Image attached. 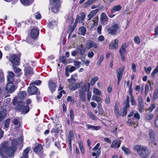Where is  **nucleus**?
Wrapping results in <instances>:
<instances>
[{
	"instance_id": "59",
	"label": "nucleus",
	"mask_w": 158,
	"mask_h": 158,
	"mask_svg": "<svg viewBox=\"0 0 158 158\" xmlns=\"http://www.w3.org/2000/svg\"><path fill=\"white\" fill-rule=\"evenodd\" d=\"M7 80L8 83H13V81H14L13 77L8 76Z\"/></svg>"
},
{
	"instance_id": "46",
	"label": "nucleus",
	"mask_w": 158,
	"mask_h": 158,
	"mask_svg": "<svg viewBox=\"0 0 158 158\" xmlns=\"http://www.w3.org/2000/svg\"><path fill=\"white\" fill-rule=\"evenodd\" d=\"M74 65L76 67H77L78 68H79L80 67L81 63L78 61L77 60H74L73 61Z\"/></svg>"
},
{
	"instance_id": "12",
	"label": "nucleus",
	"mask_w": 158,
	"mask_h": 158,
	"mask_svg": "<svg viewBox=\"0 0 158 158\" xmlns=\"http://www.w3.org/2000/svg\"><path fill=\"white\" fill-rule=\"evenodd\" d=\"M15 89V87L14 86L13 83H8L6 87V90L9 93L13 92Z\"/></svg>"
},
{
	"instance_id": "3",
	"label": "nucleus",
	"mask_w": 158,
	"mask_h": 158,
	"mask_svg": "<svg viewBox=\"0 0 158 158\" xmlns=\"http://www.w3.org/2000/svg\"><path fill=\"white\" fill-rule=\"evenodd\" d=\"M136 150L138 155L141 158H147L150 155V153L148 148L141 145H136L133 148Z\"/></svg>"
},
{
	"instance_id": "27",
	"label": "nucleus",
	"mask_w": 158,
	"mask_h": 158,
	"mask_svg": "<svg viewBox=\"0 0 158 158\" xmlns=\"http://www.w3.org/2000/svg\"><path fill=\"white\" fill-rule=\"evenodd\" d=\"M79 85L75 83H72L69 85V89L72 91H74L78 88Z\"/></svg>"
},
{
	"instance_id": "24",
	"label": "nucleus",
	"mask_w": 158,
	"mask_h": 158,
	"mask_svg": "<svg viewBox=\"0 0 158 158\" xmlns=\"http://www.w3.org/2000/svg\"><path fill=\"white\" fill-rule=\"evenodd\" d=\"M85 85H88V87L87 89V97L88 100L89 102L90 101V98L91 97L92 95V92L91 91H89V88L90 86V84L88 83V84H85Z\"/></svg>"
},
{
	"instance_id": "64",
	"label": "nucleus",
	"mask_w": 158,
	"mask_h": 158,
	"mask_svg": "<svg viewBox=\"0 0 158 158\" xmlns=\"http://www.w3.org/2000/svg\"><path fill=\"white\" fill-rule=\"evenodd\" d=\"M114 114L117 118H118L120 113H119L118 110H114Z\"/></svg>"
},
{
	"instance_id": "54",
	"label": "nucleus",
	"mask_w": 158,
	"mask_h": 158,
	"mask_svg": "<svg viewBox=\"0 0 158 158\" xmlns=\"http://www.w3.org/2000/svg\"><path fill=\"white\" fill-rule=\"evenodd\" d=\"M79 19H80V16L78 15H77L76 17L75 22L74 23L73 26V28H75L76 27V26Z\"/></svg>"
},
{
	"instance_id": "2",
	"label": "nucleus",
	"mask_w": 158,
	"mask_h": 158,
	"mask_svg": "<svg viewBox=\"0 0 158 158\" xmlns=\"http://www.w3.org/2000/svg\"><path fill=\"white\" fill-rule=\"evenodd\" d=\"M15 151V147H9V143L6 141H3L0 145V155L1 156H2L3 153H4L11 156L14 154Z\"/></svg>"
},
{
	"instance_id": "39",
	"label": "nucleus",
	"mask_w": 158,
	"mask_h": 158,
	"mask_svg": "<svg viewBox=\"0 0 158 158\" xmlns=\"http://www.w3.org/2000/svg\"><path fill=\"white\" fill-rule=\"evenodd\" d=\"M93 93L95 94V95H99L101 93V91L96 88H94L93 90Z\"/></svg>"
},
{
	"instance_id": "53",
	"label": "nucleus",
	"mask_w": 158,
	"mask_h": 158,
	"mask_svg": "<svg viewBox=\"0 0 158 158\" xmlns=\"http://www.w3.org/2000/svg\"><path fill=\"white\" fill-rule=\"evenodd\" d=\"M153 117V115L152 114H150L147 115L145 117V119L146 120H149L152 119Z\"/></svg>"
},
{
	"instance_id": "31",
	"label": "nucleus",
	"mask_w": 158,
	"mask_h": 158,
	"mask_svg": "<svg viewBox=\"0 0 158 158\" xmlns=\"http://www.w3.org/2000/svg\"><path fill=\"white\" fill-rule=\"evenodd\" d=\"M96 0H88L84 4V6L87 7L91 5Z\"/></svg>"
},
{
	"instance_id": "28",
	"label": "nucleus",
	"mask_w": 158,
	"mask_h": 158,
	"mask_svg": "<svg viewBox=\"0 0 158 158\" xmlns=\"http://www.w3.org/2000/svg\"><path fill=\"white\" fill-rule=\"evenodd\" d=\"M29 106L26 105L23 106L21 110V113L23 114H26L29 111Z\"/></svg>"
},
{
	"instance_id": "44",
	"label": "nucleus",
	"mask_w": 158,
	"mask_h": 158,
	"mask_svg": "<svg viewBox=\"0 0 158 158\" xmlns=\"http://www.w3.org/2000/svg\"><path fill=\"white\" fill-rule=\"evenodd\" d=\"M98 80V77H95L92 78L91 81V84L92 85H94L95 82Z\"/></svg>"
},
{
	"instance_id": "42",
	"label": "nucleus",
	"mask_w": 158,
	"mask_h": 158,
	"mask_svg": "<svg viewBox=\"0 0 158 158\" xmlns=\"http://www.w3.org/2000/svg\"><path fill=\"white\" fill-rule=\"evenodd\" d=\"M158 72V66L152 72L151 75L153 78L155 77L156 74Z\"/></svg>"
},
{
	"instance_id": "17",
	"label": "nucleus",
	"mask_w": 158,
	"mask_h": 158,
	"mask_svg": "<svg viewBox=\"0 0 158 158\" xmlns=\"http://www.w3.org/2000/svg\"><path fill=\"white\" fill-rule=\"evenodd\" d=\"M25 75L26 76H29L33 74L32 69L30 67H26L24 69Z\"/></svg>"
},
{
	"instance_id": "13",
	"label": "nucleus",
	"mask_w": 158,
	"mask_h": 158,
	"mask_svg": "<svg viewBox=\"0 0 158 158\" xmlns=\"http://www.w3.org/2000/svg\"><path fill=\"white\" fill-rule=\"evenodd\" d=\"M103 8V6H102L99 9H96L92 11L87 16V17L88 18V20H90L99 10H102Z\"/></svg>"
},
{
	"instance_id": "32",
	"label": "nucleus",
	"mask_w": 158,
	"mask_h": 158,
	"mask_svg": "<svg viewBox=\"0 0 158 158\" xmlns=\"http://www.w3.org/2000/svg\"><path fill=\"white\" fill-rule=\"evenodd\" d=\"M13 124L16 126L17 127H19L20 125V122L19 120L16 118H14L13 121Z\"/></svg>"
},
{
	"instance_id": "6",
	"label": "nucleus",
	"mask_w": 158,
	"mask_h": 158,
	"mask_svg": "<svg viewBox=\"0 0 158 158\" xmlns=\"http://www.w3.org/2000/svg\"><path fill=\"white\" fill-rule=\"evenodd\" d=\"M120 27L119 25L117 24H115L107 29V31L109 34L114 35L115 34L117 31L119 29Z\"/></svg>"
},
{
	"instance_id": "15",
	"label": "nucleus",
	"mask_w": 158,
	"mask_h": 158,
	"mask_svg": "<svg viewBox=\"0 0 158 158\" xmlns=\"http://www.w3.org/2000/svg\"><path fill=\"white\" fill-rule=\"evenodd\" d=\"M48 85L50 90L52 92L55 91L56 88V83L49 81L48 82Z\"/></svg>"
},
{
	"instance_id": "34",
	"label": "nucleus",
	"mask_w": 158,
	"mask_h": 158,
	"mask_svg": "<svg viewBox=\"0 0 158 158\" xmlns=\"http://www.w3.org/2000/svg\"><path fill=\"white\" fill-rule=\"evenodd\" d=\"M57 22L56 21L50 22L48 24V26L50 29H52L53 28V27L57 25Z\"/></svg>"
},
{
	"instance_id": "21",
	"label": "nucleus",
	"mask_w": 158,
	"mask_h": 158,
	"mask_svg": "<svg viewBox=\"0 0 158 158\" xmlns=\"http://www.w3.org/2000/svg\"><path fill=\"white\" fill-rule=\"evenodd\" d=\"M118 40L117 39H115L114 40V43H112L110 44V48L112 49H116L118 47Z\"/></svg>"
},
{
	"instance_id": "61",
	"label": "nucleus",
	"mask_w": 158,
	"mask_h": 158,
	"mask_svg": "<svg viewBox=\"0 0 158 158\" xmlns=\"http://www.w3.org/2000/svg\"><path fill=\"white\" fill-rule=\"evenodd\" d=\"M14 70L15 72L19 73L20 72L21 69L18 67L13 66Z\"/></svg>"
},
{
	"instance_id": "1",
	"label": "nucleus",
	"mask_w": 158,
	"mask_h": 158,
	"mask_svg": "<svg viewBox=\"0 0 158 158\" xmlns=\"http://www.w3.org/2000/svg\"><path fill=\"white\" fill-rule=\"evenodd\" d=\"M27 93L25 91H20L18 94V97H15L13 100V104L16 106V110L21 109L24 103L23 101L26 97Z\"/></svg>"
},
{
	"instance_id": "30",
	"label": "nucleus",
	"mask_w": 158,
	"mask_h": 158,
	"mask_svg": "<svg viewBox=\"0 0 158 158\" xmlns=\"http://www.w3.org/2000/svg\"><path fill=\"white\" fill-rule=\"evenodd\" d=\"M10 119H7L4 123V127L3 129L6 131H7L8 129L10 123Z\"/></svg>"
},
{
	"instance_id": "14",
	"label": "nucleus",
	"mask_w": 158,
	"mask_h": 158,
	"mask_svg": "<svg viewBox=\"0 0 158 158\" xmlns=\"http://www.w3.org/2000/svg\"><path fill=\"white\" fill-rule=\"evenodd\" d=\"M86 49L82 44L78 46L76 48L78 53L81 55H83L85 52Z\"/></svg>"
},
{
	"instance_id": "11",
	"label": "nucleus",
	"mask_w": 158,
	"mask_h": 158,
	"mask_svg": "<svg viewBox=\"0 0 158 158\" xmlns=\"http://www.w3.org/2000/svg\"><path fill=\"white\" fill-rule=\"evenodd\" d=\"M39 30L37 27H34L31 30L30 35L32 39L37 38L39 35Z\"/></svg>"
},
{
	"instance_id": "40",
	"label": "nucleus",
	"mask_w": 158,
	"mask_h": 158,
	"mask_svg": "<svg viewBox=\"0 0 158 158\" xmlns=\"http://www.w3.org/2000/svg\"><path fill=\"white\" fill-rule=\"evenodd\" d=\"M158 95V89H155L154 91L153 97V100H155L157 98V96Z\"/></svg>"
},
{
	"instance_id": "7",
	"label": "nucleus",
	"mask_w": 158,
	"mask_h": 158,
	"mask_svg": "<svg viewBox=\"0 0 158 158\" xmlns=\"http://www.w3.org/2000/svg\"><path fill=\"white\" fill-rule=\"evenodd\" d=\"M27 92L28 94L31 95L40 94V92L38 91V89L34 85L29 87L27 90Z\"/></svg>"
},
{
	"instance_id": "22",
	"label": "nucleus",
	"mask_w": 158,
	"mask_h": 158,
	"mask_svg": "<svg viewBox=\"0 0 158 158\" xmlns=\"http://www.w3.org/2000/svg\"><path fill=\"white\" fill-rule=\"evenodd\" d=\"M33 150L37 153H39L40 152H43L42 145L41 144H39L37 146L34 148Z\"/></svg>"
},
{
	"instance_id": "9",
	"label": "nucleus",
	"mask_w": 158,
	"mask_h": 158,
	"mask_svg": "<svg viewBox=\"0 0 158 158\" xmlns=\"http://www.w3.org/2000/svg\"><path fill=\"white\" fill-rule=\"evenodd\" d=\"M100 20L101 24L103 25H105L108 22V18L105 13L102 12L100 16Z\"/></svg>"
},
{
	"instance_id": "49",
	"label": "nucleus",
	"mask_w": 158,
	"mask_h": 158,
	"mask_svg": "<svg viewBox=\"0 0 158 158\" xmlns=\"http://www.w3.org/2000/svg\"><path fill=\"white\" fill-rule=\"evenodd\" d=\"M122 148L125 154H129L130 152V150L128 149L125 147L124 146L122 147Z\"/></svg>"
},
{
	"instance_id": "18",
	"label": "nucleus",
	"mask_w": 158,
	"mask_h": 158,
	"mask_svg": "<svg viewBox=\"0 0 158 158\" xmlns=\"http://www.w3.org/2000/svg\"><path fill=\"white\" fill-rule=\"evenodd\" d=\"M121 144V141L119 139L114 140L113 141L111 145V147L113 148H118Z\"/></svg>"
},
{
	"instance_id": "37",
	"label": "nucleus",
	"mask_w": 158,
	"mask_h": 158,
	"mask_svg": "<svg viewBox=\"0 0 158 158\" xmlns=\"http://www.w3.org/2000/svg\"><path fill=\"white\" fill-rule=\"evenodd\" d=\"M79 30L81 32V34L83 35H85L86 31V30L85 27H80L79 29Z\"/></svg>"
},
{
	"instance_id": "41",
	"label": "nucleus",
	"mask_w": 158,
	"mask_h": 158,
	"mask_svg": "<svg viewBox=\"0 0 158 158\" xmlns=\"http://www.w3.org/2000/svg\"><path fill=\"white\" fill-rule=\"evenodd\" d=\"M134 41L135 43L137 44H139L140 42L139 37L138 36H136L134 37Z\"/></svg>"
},
{
	"instance_id": "33",
	"label": "nucleus",
	"mask_w": 158,
	"mask_h": 158,
	"mask_svg": "<svg viewBox=\"0 0 158 158\" xmlns=\"http://www.w3.org/2000/svg\"><path fill=\"white\" fill-rule=\"evenodd\" d=\"M85 14L84 12L81 14V17L80 16V19L78 20L79 23H82L83 22L85 17Z\"/></svg>"
},
{
	"instance_id": "50",
	"label": "nucleus",
	"mask_w": 158,
	"mask_h": 158,
	"mask_svg": "<svg viewBox=\"0 0 158 158\" xmlns=\"http://www.w3.org/2000/svg\"><path fill=\"white\" fill-rule=\"evenodd\" d=\"M67 101L68 102H70L72 103H74V97L68 96L67 97Z\"/></svg>"
},
{
	"instance_id": "19",
	"label": "nucleus",
	"mask_w": 158,
	"mask_h": 158,
	"mask_svg": "<svg viewBox=\"0 0 158 158\" xmlns=\"http://www.w3.org/2000/svg\"><path fill=\"white\" fill-rule=\"evenodd\" d=\"M124 68L122 67L116 70V72L117 73V78H121L123 76V72L124 70Z\"/></svg>"
},
{
	"instance_id": "56",
	"label": "nucleus",
	"mask_w": 158,
	"mask_h": 158,
	"mask_svg": "<svg viewBox=\"0 0 158 158\" xmlns=\"http://www.w3.org/2000/svg\"><path fill=\"white\" fill-rule=\"evenodd\" d=\"M60 60L61 62L64 64H66L67 63V61L65 59V57L64 56H61L60 57Z\"/></svg>"
},
{
	"instance_id": "5",
	"label": "nucleus",
	"mask_w": 158,
	"mask_h": 158,
	"mask_svg": "<svg viewBox=\"0 0 158 158\" xmlns=\"http://www.w3.org/2000/svg\"><path fill=\"white\" fill-rule=\"evenodd\" d=\"M51 10L54 13L57 12L60 8V2L58 0H51L50 1Z\"/></svg>"
},
{
	"instance_id": "35",
	"label": "nucleus",
	"mask_w": 158,
	"mask_h": 158,
	"mask_svg": "<svg viewBox=\"0 0 158 158\" xmlns=\"http://www.w3.org/2000/svg\"><path fill=\"white\" fill-rule=\"evenodd\" d=\"M4 81V77L3 73L0 71V85L3 83Z\"/></svg>"
},
{
	"instance_id": "10",
	"label": "nucleus",
	"mask_w": 158,
	"mask_h": 158,
	"mask_svg": "<svg viewBox=\"0 0 158 158\" xmlns=\"http://www.w3.org/2000/svg\"><path fill=\"white\" fill-rule=\"evenodd\" d=\"M10 61L13 64L16 65H19V58L18 56L14 54L10 57Z\"/></svg>"
},
{
	"instance_id": "45",
	"label": "nucleus",
	"mask_w": 158,
	"mask_h": 158,
	"mask_svg": "<svg viewBox=\"0 0 158 158\" xmlns=\"http://www.w3.org/2000/svg\"><path fill=\"white\" fill-rule=\"evenodd\" d=\"M149 135L150 138L152 140L153 142H155V139L154 137V132L153 131L150 132L149 133Z\"/></svg>"
},
{
	"instance_id": "62",
	"label": "nucleus",
	"mask_w": 158,
	"mask_h": 158,
	"mask_svg": "<svg viewBox=\"0 0 158 158\" xmlns=\"http://www.w3.org/2000/svg\"><path fill=\"white\" fill-rule=\"evenodd\" d=\"M94 55V53L92 51H89L88 53L87 56L89 58H92Z\"/></svg>"
},
{
	"instance_id": "47",
	"label": "nucleus",
	"mask_w": 158,
	"mask_h": 158,
	"mask_svg": "<svg viewBox=\"0 0 158 158\" xmlns=\"http://www.w3.org/2000/svg\"><path fill=\"white\" fill-rule=\"evenodd\" d=\"M138 109L140 112H141L142 109L144 108V105L143 103H139Z\"/></svg>"
},
{
	"instance_id": "55",
	"label": "nucleus",
	"mask_w": 158,
	"mask_h": 158,
	"mask_svg": "<svg viewBox=\"0 0 158 158\" xmlns=\"http://www.w3.org/2000/svg\"><path fill=\"white\" fill-rule=\"evenodd\" d=\"M145 71L147 74H149L151 71L152 68L150 66L148 67L147 68L146 67H144Z\"/></svg>"
},
{
	"instance_id": "4",
	"label": "nucleus",
	"mask_w": 158,
	"mask_h": 158,
	"mask_svg": "<svg viewBox=\"0 0 158 158\" xmlns=\"http://www.w3.org/2000/svg\"><path fill=\"white\" fill-rule=\"evenodd\" d=\"M88 87V85L85 84L78 90L79 97L82 102H84L86 99L85 92L87 91Z\"/></svg>"
},
{
	"instance_id": "63",
	"label": "nucleus",
	"mask_w": 158,
	"mask_h": 158,
	"mask_svg": "<svg viewBox=\"0 0 158 158\" xmlns=\"http://www.w3.org/2000/svg\"><path fill=\"white\" fill-rule=\"evenodd\" d=\"M155 37L153 38V40H154V39L156 37V36L157 35H158V26L156 27L155 29Z\"/></svg>"
},
{
	"instance_id": "29",
	"label": "nucleus",
	"mask_w": 158,
	"mask_h": 158,
	"mask_svg": "<svg viewBox=\"0 0 158 158\" xmlns=\"http://www.w3.org/2000/svg\"><path fill=\"white\" fill-rule=\"evenodd\" d=\"M22 4L25 6H28L30 5L32 1L30 0H20Z\"/></svg>"
},
{
	"instance_id": "48",
	"label": "nucleus",
	"mask_w": 158,
	"mask_h": 158,
	"mask_svg": "<svg viewBox=\"0 0 158 158\" xmlns=\"http://www.w3.org/2000/svg\"><path fill=\"white\" fill-rule=\"evenodd\" d=\"M26 42L32 45L33 44V40L31 39L29 37H27L26 39Z\"/></svg>"
},
{
	"instance_id": "51",
	"label": "nucleus",
	"mask_w": 158,
	"mask_h": 158,
	"mask_svg": "<svg viewBox=\"0 0 158 158\" xmlns=\"http://www.w3.org/2000/svg\"><path fill=\"white\" fill-rule=\"evenodd\" d=\"M70 117L71 121H73L74 118L73 111L72 109H71L70 111Z\"/></svg>"
},
{
	"instance_id": "25",
	"label": "nucleus",
	"mask_w": 158,
	"mask_h": 158,
	"mask_svg": "<svg viewBox=\"0 0 158 158\" xmlns=\"http://www.w3.org/2000/svg\"><path fill=\"white\" fill-rule=\"evenodd\" d=\"M127 47V44H123L121 46L120 50L119 52L120 54H124L126 53V48Z\"/></svg>"
},
{
	"instance_id": "52",
	"label": "nucleus",
	"mask_w": 158,
	"mask_h": 158,
	"mask_svg": "<svg viewBox=\"0 0 158 158\" xmlns=\"http://www.w3.org/2000/svg\"><path fill=\"white\" fill-rule=\"evenodd\" d=\"M79 145L80 148L81 152L83 153H84V149L83 148V146L82 143L81 141L79 142Z\"/></svg>"
},
{
	"instance_id": "58",
	"label": "nucleus",
	"mask_w": 158,
	"mask_h": 158,
	"mask_svg": "<svg viewBox=\"0 0 158 158\" xmlns=\"http://www.w3.org/2000/svg\"><path fill=\"white\" fill-rule=\"evenodd\" d=\"M30 149L31 148L30 147H27L24 150L23 153H24V155H27Z\"/></svg>"
},
{
	"instance_id": "38",
	"label": "nucleus",
	"mask_w": 158,
	"mask_h": 158,
	"mask_svg": "<svg viewBox=\"0 0 158 158\" xmlns=\"http://www.w3.org/2000/svg\"><path fill=\"white\" fill-rule=\"evenodd\" d=\"M88 115L89 117L93 120L96 121L98 119V118L96 117L91 112H89L88 113Z\"/></svg>"
},
{
	"instance_id": "23",
	"label": "nucleus",
	"mask_w": 158,
	"mask_h": 158,
	"mask_svg": "<svg viewBox=\"0 0 158 158\" xmlns=\"http://www.w3.org/2000/svg\"><path fill=\"white\" fill-rule=\"evenodd\" d=\"M86 125L88 129H91L93 130H98L101 128V127L100 126H94L89 124H86Z\"/></svg>"
},
{
	"instance_id": "43",
	"label": "nucleus",
	"mask_w": 158,
	"mask_h": 158,
	"mask_svg": "<svg viewBox=\"0 0 158 158\" xmlns=\"http://www.w3.org/2000/svg\"><path fill=\"white\" fill-rule=\"evenodd\" d=\"M74 135L72 130L70 131L69 134V141L72 142V140L73 137Z\"/></svg>"
},
{
	"instance_id": "8",
	"label": "nucleus",
	"mask_w": 158,
	"mask_h": 158,
	"mask_svg": "<svg viewBox=\"0 0 158 158\" xmlns=\"http://www.w3.org/2000/svg\"><path fill=\"white\" fill-rule=\"evenodd\" d=\"M85 48L89 50L92 48H98V46L95 42L89 40L87 41L85 45Z\"/></svg>"
},
{
	"instance_id": "60",
	"label": "nucleus",
	"mask_w": 158,
	"mask_h": 158,
	"mask_svg": "<svg viewBox=\"0 0 158 158\" xmlns=\"http://www.w3.org/2000/svg\"><path fill=\"white\" fill-rule=\"evenodd\" d=\"M127 110L123 109L122 112L120 113V115L121 116H124L126 115L127 114Z\"/></svg>"
},
{
	"instance_id": "16",
	"label": "nucleus",
	"mask_w": 158,
	"mask_h": 158,
	"mask_svg": "<svg viewBox=\"0 0 158 158\" xmlns=\"http://www.w3.org/2000/svg\"><path fill=\"white\" fill-rule=\"evenodd\" d=\"M22 140V138L21 137L17 139H13L12 141V146L11 147H15L16 150V148L15 146L21 143Z\"/></svg>"
},
{
	"instance_id": "36",
	"label": "nucleus",
	"mask_w": 158,
	"mask_h": 158,
	"mask_svg": "<svg viewBox=\"0 0 158 158\" xmlns=\"http://www.w3.org/2000/svg\"><path fill=\"white\" fill-rule=\"evenodd\" d=\"M92 99L95 101L98 102H100L101 100V98L96 95H93L92 96Z\"/></svg>"
},
{
	"instance_id": "57",
	"label": "nucleus",
	"mask_w": 158,
	"mask_h": 158,
	"mask_svg": "<svg viewBox=\"0 0 158 158\" xmlns=\"http://www.w3.org/2000/svg\"><path fill=\"white\" fill-rule=\"evenodd\" d=\"M131 101L132 105L134 106L136 105V102L133 96L131 97Z\"/></svg>"
},
{
	"instance_id": "26",
	"label": "nucleus",
	"mask_w": 158,
	"mask_h": 158,
	"mask_svg": "<svg viewBox=\"0 0 158 158\" xmlns=\"http://www.w3.org/2000/svg\"><path fill=\"white\" fill-rule=\"evenodd\" d=\"M6 110H3L2 111H0V122H1L2 120L5 118L6 116Z\"/></svg>"
},
{
	"instance_id": "20",
	"label": "nucleus",
	"mask_w": 158,
	"mask_h": 158,
	"mask_svg": "<svg viewBox=\"0 0 158 158\" xmlns=\"http://www.w3.org/2000/svg\"><path fill=\"white\" fill-rule=\"evenodd\" d=\"M122 6L120 5L115 6L113 7L111 10V12L113 14L116 12L119 11L122 9Z\"/></svg>"
}]
</instances>
